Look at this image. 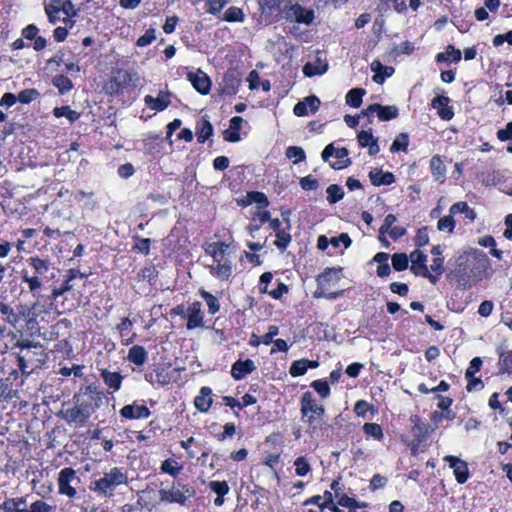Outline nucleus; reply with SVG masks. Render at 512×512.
<instances>
[{
  "instance_id": "nucleus-1",
  "label": "nucleus",
  "mask_w": 512,
  "mask_h": 512,
  "mask_svg": "<svg viewBox=\"0 0 512 512\" xmlns=\"http://www.w3.org/2000/svg\"><path fill=\"white\" fill-rule=\"evenodd\" d=\"M128 476L123 468L113 467L104 472L99 478H94L89 485L91 491L104 497H112L114 491L121 485H127Z\"/></svg>"
},
{
  "instance_id": "nucleus-2",
  "label": "nucleus",
  "mask_w": 512,
  "mask_h": 512,
  "mask_svg": "<svg viewBox=\"0 0 512 512\" xmlns=\"http://www.w3.org/2000/svg\"><path fill=\"white\" fill-rule=\"evenodd\" d=\"M300 405L302 417H306L308 425L313 429L321 426L322 417L325 414V408L323 405L316 403L312 392L306 391L303 393Z\"/></svg>"
},
{
  "instance_id": "nucleus-3",
  "label": "nucleus",
  "mask_w": 512,
  "mask_h": 512,
  "mask_svg": "<svg viewBox=\"0 0 512 512\" xmlns=\"http://www.w3.org/2000/svg\"><path fill=\"white\" fill-rule=\"evenodd\" d=\"M196 491L194 488L185 485L179 481L172 482L170 489H160V501L164 503H177L185 505L186 501L195 496Z\"/></svg>"
},
{
  "instance_id": "nucleus-4",
  "label": "nucleus",
  "mask_w": 512,
  "mask_h": 512,
  "mask_svg": "<svg viewBox=\"0 0 512 512\" xmlns=\"http://www.w3.org/2000/svg\"><path fill=\"white\" fill-rule=\"evenodd\" d=\"M57 483L59 494L72 499L77 496V488L81 484V479L73 468L65 467L59 472Z\"/></svg>"
},
{
  "instance_id": "nucleus-5",
  "label": "nucleus",
  "mask_w": 512,
  "mask_h": 512,
  "mask_svg": "<svg viewBox=\"0 0 512 512\" xmlns=\"http://www.w3.org/2000/svg\"><path fill=\"white\" fill-rule=\"evenodd\" d=\"M73 400L75 406L66 411L65 419L68 423H74L76 426L82 427L94 411L90 403L81 399L80 394H75Z\"/></svg>"
},
{
  "instance_id": "nucleus-6",
  "label": "nucleus",
  "mask_w": 512,
  "mask_h": 512,
  "mask_svg": "<svg viewBox=\"0 0 512 512\" xmlns=\"http://www.w3.org/2000/svg\"><path fill=\"white\" fill-rule=\"evenodd\" d=\"M282 12L284 13V18L287 21H295L297 23L310 25L314 20L313 10L306 9L299 4H293L290 6L284 5Z\"/></svg>"
},
{
  "instance_id": "nucleus-7",
  "label": "nucleus",
  "mask_w": 512,
  "mask_h": 512,
  "mask_svg": "<svg viewBox=\"0 0 512 512\" xmlns=\"http://www.w3.org/2000/svg\"><path fill=\"white\" fill-rule=\"evenodd\" d=\"M37 355L36 352L32 350H24L20 351L17 354V367L22 376L27 378L31 373L39 367L40 360L34 359Z\"/></svg>"
},
{
  "instance_id": "nucleus-8",
  "label": "nucleus",
  "mask_w": 512,
  "mask_h": 512,
  "mask_svg": "<svg viewBox=\"0 0 512 512\" xmlns=\"http://www.w3.org/2000/svg\"><path fill=\"white\" fill-rule=\"evenodd\" d=\"M449 466L453 469L455 478L459 484H464L469 478V470L467 463L456 456H446L444 458Z\"/></svg>"
},
{
  "instance_id": "nucleus-9",
  "label": "nucleus",
  "mask_w": 512,
  "mask_h": 512,
  "mask_svg": "<svg viewBox=\"0 0 512 512\" xmlns=\"http://www.w3.org/2000/svg\"><path fill=\"white\" fill-rule=\"evenodd\" d=\"M410 422L412 425L411 432L417 444L426 441L430 433L434 431V428H429L418 415H412Z\"/></svg>"
},
{
  "instance_id": "nucleus-10",
  "label": "nucleus",
  "mask_w": 512,
  "mask_h": 512,
  "mask_svg": "<svg viewBox=\"0 0 512 512\" xmlns=\"http://www.w3.org/2000/svg\"><path fill=\"white\" fill-rule=\"evenodd\" d=\"M201 303L195 301L187 308V329L192 330L203 326L204 313L201 310Z\"/></svg>"
},
{
  "instance_id": "nucleus-11",
  "label": "nucleus",
  "mask_w": 512,
  "mask_h": 512,
  "mask_svg": "<svg viewBox=\"0 0 512 512\" xmlns=\"http://www.w3.org/2000/svg\"><path fill=\"white\" fill-rule=\"evenodd\" d=\"M188 80L191 82L192 86L201 94L206 95L210 92L211 89V80L201 70H198L196 73H188Z\"/></svg>"
},
{
  "instance_id": "nucleus-12",
  "label": "nucleus",
  "mask_w": 512,
  "mask_h": 512,
  "mask_svg": "<svg viewBox=\"0 0 512 512\" xmlns=\"http://www.w3.org/2000/svg\"><path fill=\"white\" fill-rule=\"evenodd\" d=\"M450 99L447 96L438 95L432 100L431 106L437 110V114L443 120H451L454 116L452 107L449 106Z\"/></svg>"
},
{
  "instance_id": "nucleus-13",
  "label": "nucleus",
  "mask_w": 512,
  "mask_h": 512,
  "mask_svg": "<svg viewBox=\"0 0 512 512\" xmlns=\"http://www.w3.org/2000/svg\"><path fill=\"white\" fill-rule=\"evenodd\" d=\"M256 369L254 362L250 359L236 361L231 368V375L235 380H240Z\"/></svg>"
},
{
  "instance_id": "nucleus-14",
  "label": "nucleus",
  "mask_w": 512,
  "mask_h": 512,
  "mask_svg": "<svg viewBox=\"0 0 512 512\" xmlns=\"http://www.w3.org/2000/svg\"><path fill=\"white\" fill-rule=\"evenodd\" d=\"M169 93L160 91L156 98L151 95L144 97L145 104L152 110L163 111L170 105Z\"/></svg>"
},
{
  "instance_id": "nucleus-15",
  "label": "nucleus",
  "mask_w": 512,
  "mask_h": 512,
  "mask_svg": "<svg viewBox=\"0 0 512 512\" xmlns=\"http://www.w3.org/2000/svg\"><path fill=\"white\" fill-rule=\"evenodd\" d=\"M120 414L122 417L128 419H141L148 418L151 413L145 405H125L120 410Z\"/></svg>"
},
{
  "instance_id": "nucleus-16",
  "label": "nucleus",
  "mask_w": 512,
  "mask_h": 512,
  "mask_svg": "<svg viewBox=\"0 0 512 512\" xmlns=\"http://www.w3.org/2000/svg\"><path fill=\"white\" fill-rule=\"evenodd\" d=\"M328 70V63L326 60L317 57L314 62H308L303 66V74L307 77L322 75Z\"/></svg>"
},
{
  "instance_id": "nucleus-17",
  "label": "nucleus",
  "mask_w": 512,
  "mask_h": 512,
  "mask_svg": "<svg viewBox=\"0 0 512 512\" xmlns=\"http://www.w3.org/2000/svg\"><path fill=\"white\" fill-rule=\"evenodd\" d=\"M81 394L88 398V403L92 405L93 411L99 408L103 402V392L98 390L95 384H90L81 390Z\"/></svg>"
},
{
  "instance_id": "nucleus-18",
  "label": "nucleus",
  "mask_w": 512,
  "mask_h": 512,
  "mask_svg": "<svg viewBox=\"0 0 512 512\" xmlns=\"http://www.w3.org/2000/svg\"><path fill=\"white\" fill-rule=\"evenodd\" d=\"M242 122L243 119L240 116L232 117L230 120L229 128L223 132L224 140L233 143L240 141L241 138L239 131L241 129Z\"/></svg>"
},
{
  "instance_id": "nucleus-19",
  "label": "nucleus",
  "mask_w": 512,
  "mask_h": 512,
  "mask_svg": "<svg viewBox=\"0 0 512 512\" xmlns=\"http://www.w3.org/2000/svg\"><path fill=\"white\" fill-rule=\"evenodd\" d=\"M369 179L374 186L390 185L395 182V176L391 172H383L380 169H372L369 172Z\"/></svg>"
},
{
  "instance_id": "nucleus-20",
  "label": "nucleus",
  "mask_w": 512,
  "mask_h": 512,
  "mask_svg": "<svg viewBox=\"0 0 512 512\" xmlns=\"http://www.w3.org/2000/svg\"><path fill=\"white\" fill-rule=\"evenodd\" d=\"M211 388L204 386L200 389V394L195 397V407L201 412H207L212 405Z\"/></svg>"
},
{
  "instance_id": "nucleus-21",
  "label": "nucleus",
  "mask_w": 512,
  "mask_h": 512,
  "mask_svg": "<svg viewBox=\"0 0 512 512\" xmlns=\"http://www.w3.org/2000/svg\"><path fill=\"white\" fill-rule=\"evenodd\" d=\"M471 272L472 269L469 267L466 261L458 263L457 269L455 271V277L459 287H470Z\"/></svg>"
},
{
  "instance_id": "nucleus-22",
  "label": "nucleus",
  "mask_w": 512,
  "mask_h": 512,
  "mask_svg": "<svg viewBox=\"0 0 512 512\" xmlns=\"http://www.w3.org/2000/svg\"><path fill=\"white\" fill-rule=\"evenodd\" d=\"M212 134L213 126L208 119L202 118L200 121L197 122L196 135L197 141L199 143H204L207 139H209L212 136Z\"/></svg>"
},
{
  "instance_id": "nucleus-23",
  "label": "nucleus",
  "mask_w": 512,
  "mask_h": 512,
  "mask_svg": "<svg viewBox=\"0 0 512 512\" xmlns=\"http://www.w3.org/2000/svg\"><path fill=\"white\" fill-rule=\"evenodd\" d=\"M430 168L435 181H445L446 167L439 155H434L430 160Z\"/></svg>"
},
{
  "instance_id": "nucleus-24",
  "label": "nucleus",
  "mask_w": 512,
  "mask_h": 512,
  "mask_svg": "<svg viewBox=\"0 0 512 512\" xmlns=\"http://www.w3.org/2000/svg\"><path fill=\"white\" fill-rule=\"evenodd\" d=\"M208 268L210 273L220 280H227L232 274V266L228 261L217 262L216 265H209Z\"/></svg>"
},
{
  "instance_id": "nucleus-25",
  "label": "nucleus",
  "mask_w": 512,
  "mask_h": 512,
  "mask_svg": "<svg viewBox=\"0 0 512 512\" xmlns=\"http://www.w3.org/2000/svg\"><path fill=\"white\" fill-rule=\"evenodd\" d=\"M26 506V497L7 498L1 505L0 509L4 512H22Z\"/></svg>"
},
{
  "instance_id": "nucleus-26",
  "label": "nucleus",
  "mask_w": 512,
  "mask_h": 512,
  "mask_svg": "<svg viewBox=\"0 0 512 512\" xmlns=\"http://www.w3.org/2000/svg\"><path fill=\"white\" fill-rule=\"evenodd\" d=\"M127 359L135 365L141 366L147 360V352L144 347L134 345L129 349Z\"/></svg>"
},
{
  "instance_id": "nucleus-27",
  "label": "nucleus",
  "mask_w": 512,
  "mask_h": 512,
  "mask_svg": "<svg viewBox=\"0 0 512 512\" xmlns=\"http://www.w3.org/2000/svg\"><path fill=\"white\" fill-rule=\"evenodd\" d=\"M101 377L109 388H112L114 391L120 389L122 376L118 372H110L107 369H103L101 370Z\"/></svg>"
},
{
  "instance_id": "nucleus-28",
  "label": "nucleus",
  "mask_w": 512,
  "mask_h": 512,
  "mask_svg": "<svg viewBox=\"0 0 512 512\" xmlns=\"http://www.w3.org/2000/svg\"><path fill=\"white\" fill-rule=\"evenodd\" d=\"M449 213L451 215L458 213L464 214L465 218L469 219L470 221H474L476 219V212L464 201L454 203L449 208Z\"/></svg>"
},
{
  "instance_id": "nucleus-29",
  "label": "nucleus",
  "mask_w": 512,
  "mask_h": 512,
  "mask_svg": "<svg viewBox=\"0 0 512 512\" xmlns=\"http://www.w3.org/2000/svg\"><path fill=\"white\" fill-rule=\"evenodd\" d=\"M342 268H326L323 273L318 275L316 281L319 286H326L332 280L339 281Z\"/></svg>"
},
{
  "instance_id": "nucleus-30",
  "label": "nucleus",
  "mask_w": 512,
  "mask_h": 512,
  "mask_svg": "<svg viewBox=\"0 0 512 512\" xmlns=\"http://www.w3.org/2000/svg\"><path fill=\"white\" fill-rule=\"evenodd\" d=\"M499 354V369L500 373H512V350L505 352L503 347L497 349Z\"/></svg>"
},
{
  "instance_id": "nucleus-31",
  "label": "nucleus",
  "mask_w": 512,
  "mask_h": 512,
  "mask_svg": "<svg viewBox=\"0 0 512 512\" xmlns=\"http://www.w3.org/2000/svg\"><path fill=\"white\" fill-rule=\"evenodd\" d=\"M61 0H50L45 6V12L48 16L49 22L55 24L60 20V13L62 12Z\"/></svg>"
},
{
  "instance_id": "nucleus-32",
  "label": "nucleus",
  "mask_w": 512,
  "mask_h": 512,
  "mask_svg": "<svg viewBox=\"0 0 512 512\" xmlns=\"http://www.w3.org/2000/svg\"><path fill=\"white\" fill-rule=\"evenodd\" d=\"M410 270L416 276L427 278L431 284H436L438 282L439 278L429 271L426 262H423V264H412Z\"/></svg>"
},
{
  "instance_id": "nucleus-33",
  "label": "nucleus",
  "mask_w": 512,
  "mask_h": 512,
  "mask_svg": "<svg viewBox=\"0 0 512 512\" xmlns=\"http://www.w3.org/2000/svg\"><path fill=\"white\" fill-rule=\"evenodd\" d=\"M348 150L346 148H335L334 156L338 159L336 162L331 163V167L340 170L351 165V160L348 158Z\"/></svg>"
},
{
  "instance_id": "nucleus-34",
  "label": "nucleus",
  "mask_w": 512,
  "mask_h": 512,
  "mask_svg": "<svg viewBox=\"0 0 512 512\" xmlns=\"http://www.w3.org/2000/svg\"><path fill=\"white\" fill-rule=\"evenodd\" d=\"M52 84L58 89L60 94L71 91L74 87L72 81L64 75H56L52 79Z\"/></svg>"
},
{
  "instance_id": "nucleus-35",
  "label": "nucleus",
  "mask_w": 512,
  "mask_h": 512,
  "mask_svg": "<svg viewBox=\"0 0 512 512\" xmlns=\"http://www.w3.org/2000/svg\"><path fill=\"white\" fill-rule=\"evenodd\" d=\"M53 114L55 117H66L70 123H74L80 118V113L75 110H72L70 106H61L55 107L53 110Z\"/></svg>"
},
{
  "instance_id": "nucleus-36",
  "label": "nucleus",
  "mask_w": 512,
  "mask_h": 512,
  "mask_svg": "<svg viewBox=\"0 0 512 512\" xmlns=\"http://www.w3.org/2000/svg\"><path fill=\"white\" fill-rule=\"evenodd\" d=\"M399 111L396 106H382L379 104L377 109V116L381 121H390L398 117Z\"/></svg>"
},
{
  "instance_id": "nucleus-37",
  "label": "nucleus",
  "mask_w": 512,
  "mask_h": 512,
  "mask_svg": "<svg viewBox=\"0 0 512 512\" xmlns=\"http://www.w3.org/2000/svg\"><path fill=\"white\" fill-rule=\"evenodd\" d=\"M363 88H353L346 95V102L348 105L358 108L362 104V97L365 94Z\"/></svg>"
},
{
  "instance_id": "nucleus-38",
  "label": "nucleus",
  "mask_w": 512,
  "mask_h": 512,
  "mask_svg": "<svg viewBox=\"0 0 512 512\" xmlns=\"http://www.w3.org/2000/svg\"><path fill=\"white\" fill-rule=\"evenodd\" d=\"M22 280L28 284L30 293H32L33 296H37L38 291L42 287L41 278L37 276H30L26 271H23Z\"/></svg>"
},
{
  "instance_id": "nucleus-39",
  "label": "nucleus",
  "mask_w": 512,
  "mask_h": 512,
  "mask_svg": "<svg viewBox=\"0 0 512 512\" xmlns=\"http://www.w3.org/2000/svg\"><path fill=\"white\" fill-rule=\"evenodd\" d=\"M454 62H458L461 59V52L458 49H455L454 46L449 45L447 47L446 53H438L436 56L437 62H447L449 60Z\"/></svg>"
},
{
  "instance_id": "nucleus-40",
  "label": "nucleus",
  "mask_w": 512,
  "mask_h": 512,
  "mask_svg": "<svg viewBox=\"0 0 512 512\" xmlns=\"http://www.w3.org/2000/svg\"><path fill=\"white\" fill-rule=\"evenodd\" d=\"M28 262L34 268L33 276L41 278L49 270L48 263L39 257H30Z\"/></svg>"
},
{
  "instance_id": "nucleus-41",
  "label": "nucleus",
  "mask_w": 512,
  "mask_h": 512,
  "mask_svg": "<svg viewBox=\"0 0 512 512\" xmlns=\"http://www.w3.org/2000/svg\"><path fill=\"white\" fill-rule=\"evenodd\" d=\"M285 156L288 159H294V164L305 161L306 159L305 151L300 146H289L285 151Z\"/></svg>"
},
{
  "instance_id": "nucleus-42",
  "label": "nucleus",
  "mask_w": 512,
  "mask_h": 512,
  "mask_svg": "<svg viewBox=\"0 0 512 512\" xmlns=\"http://www.w3.org/2000/svg\"><path fill=\"white\" fill-rule=\"evenodd\" d=\"M327 201L330 204H335L344 197V191L341 186L337 184H331L328 186L327 190Z\"/></svg>"
},
{
  "instance_id": "nucleus-43",
  "label": "nucleus",
  "mask_w": 512,
  "mask_h": 512,
  "mask_svg": "<svg viewBox=\"0 0 512 512\" xmlns=\"http://www.w3.org/2000/svg\"><path fill=\"white\" fill-rule=\"evenodd\" d=\"M309 368L308 359H300L294 361L289 369V373L293 377H298L304 375Z\"/></svg>"
},
{
  "instance_id": "nucleus-44",
  "label": "nucleus",
  "mask_w": 512,
  "mask_h": 512,
  "mask_svg": "<svg viewBox=\"0 0 512 512\" xmlns=\"http://www.w3.org/2000/svg\"><path fill=\"white\" fill-rule=\"evenodd\" d=\"M295 473L297 476L303 477L311 471V465L308 459L304 456H300L294 461Z\"/></svg>"
},
{
  "instance_id": "nucleus-45",
  "label": "nucleus",
  "mask_w": 512,
  "mask_h": 512,
  "mask_svg": "<svg viewBox=\"0 0 512 512\" xmlns=\"http://www.w3.org/2000/svg\"><path fill=\"white\" fill-rule=\"evenodd\" d=\"M53 507L42 499H38L30 504L29 508L24 506L22 512H51Z\"/></svg>"
},
{
  "instance_id": "nucleus-46",
  "label": "nucleus",
  "mask_w": 512,
  "mask_h": 512,
  "mask_svg": "<svg viewBox=\"0 0 512 512\" xmlns=\"http://www.w3.org/2000/svg\"><path fill=\"white\" fill-rule=\"evenodd\" d=\"M409 258L405 253H395L392 255V266L396 271H403L408 268Z\"/></svg>"
},
{
  "instance_id": "nucleus-47",
  "label": "nucleus",
  "mask_w": 512,
  "mask_h": 512,
  "mask_svg": "<svg viewBox=\"0 0 512 512\" xmlns=\"http://www.w3.org/2000/svg\"><path fill=\"white\" fill-rule=\"evenodd\" d=\"M157 271L152 265L142 268L138 273V279L141 281L147 280L151 285L156 282Z\"/></svg>"
},
{
  "instance_id": "nucleus-48",
  "label": "nucleus",
  "mask_w": 512,
  "mask_h": 512,
  "mask_svg": "<svg viewBox=\"0 0 512 512\" xmlns=\"http://www.w3.org/2000/svg\"><path fill=\"white\" fill-rule=\"evenodd\" d=\"M243 19V11L235 6L229 7L224 13V20L228 22H242Z\"/></svg>"
},
{
  "instance_id": "nucleus-49",
  "label": "nucleus",
  "mask_w": 512,
  "mask_h": 512,
  "mask_svg": "<svg viewBox=\"0 0 512 512\" xmlns=\"http://www.w3.org/2000/svg\"><path fill=\"white\" fill-rule=\"evenodd\" d=\"M409 144V138L406 133H400L399 136L393 141L390 151L392 153L398 152L400 150L406 151Z\"/></svg>"
},
{
  "instance_id": "nucleus-50",
  "label": "nucleus",
  "mask_w": 512,
  "mask_h": 512,
  "mask_svg": "<svg viewBox=\"0 0 512 512\" xmlns=\"http://www.w3.org/2000/svg\"><path fill=\"white\" fill-rule=\"evenodd\" d=\"M363 431L367 436H371L374 439L381 440L383 438V431L377 423H365Z\"/></svg>"
},
{
  "instance_id": "nucleus-51",
  "label": "nucleus",
  "mask_w": 512,
  "mask_h": 512,
  "mask_svg": "<svg viewBox=\"0 0 512 512\" xmlns=\"http://www.w3.org/2000/svg\"><path fill=\"white\" fill-rule=\"evenodd\" d=\"M437 228L439 231H446L448 233H452L455 228V220L453 215L449 213V215L444 216L438 220Z\"/></svg>"
},
{
  "instance_id": "nucleus-52",
  "label": "nucleus",
  "mask_w": 512,
  "mask_h": 512,
  "mask_svg": "<svg viewBox=\"0 0 512 512\" xmlns=\"http://www.w3.org/2000/svg\"><path fill=\"white\" fill-rule=\"evenodd\" d=\"M201 294L204 300L206 301L209 313L212 315L216 314L220 309L218 299L214 295L206 291H202Z\"/></svg>"
},
{
  "instance_id": "nucleus-53",
  "label": "nucleus",
  "mask_w": 512,
  "mask_h": 512,
  "mask_svg": "<svg viewBox=\"0 0 512 512\" xmlns=\"http://www.w3.org/2000/svg\"><path fill=\"white\" fill-rule=\"evenodd\" d=\"M276 238L277 239L274 244L282 251L286 250L287 246L290 244L292 240L291 235L285 230H280L276 232Z\"/></svg>"
},
{
  "instance_id": "nucleus-54",
  "label": "nucleus",
  "mask_w": 512,
  "mask_h": 512,
  "mask_svg": "<svg viewBox=\"0 0 512 512\" xmlns=\"http://www.w3.org/2000/svg\"><path fill=\"white\" fill-rule=\"evenodd\" d=\"M93 196V192H85L82 190H78L73 194V197L76 201L82 202L87 207L94 206Z\"/></svg>"
},
{
  "instance_id": "nucleus-55",
  "label": "nucleus",
  "mask_w": 512,
  "mask_h": 512,
  "mask_svg": "<svg viewBox=\"0 0 512 512\" xmlns=\"http://www.w3.org/2000/svg\"><path fill=\"white\" fill-rule=\"evenodd\" d=\"M311 387L323 398L330 395V387L326 380H315L311 383Z\"/></svg>"
},
{
  "instance_id": "nucleus-56",
  "label": "nucleus",
  "mask_w": 512,
  "mask_h": 512,
  "mask_svg": "<svg viewBox=\"0 0 512 512\" xmlns=\"http://www.w3.org/2000/svg\"><path fill=\"white\" fill-rule=\"evenodd\" d=\"M39 96V92L36 89H24L20 91L17 96L18 101L23 104H29Z\"/></svg>"
},
{
  "instance_id": "nucleus-57",
  "label": "nucleus",
  "mask_w": 512,
  "mask_h": 512,
  "mask_svg": "<svg viewBox=\"0 0 512 512\" xmlns=\"http://www.w3.org/2000/svg\"><path fill=\"white\" fill-rule=\"evenodd\" d=\"M209 488L218 496H224L229 492V485L226 481H211Z\"/></svg>"
},
{
  "instance_id": "nucleus-58",
  "label": "nucleus",
  "mask_w": 512,
  "mask_h": 512,
  "mask_svg": "<svg viewBox=\"0 0 512 512\" xmlns=\"http://www.w3.org/2000/svg\"><path fill=\"white\" fill-rule=\"evenodd\" d=\"M250 202H254L258 205V208H265L269 205L268 198L262 192H251L248 194Z\"/></svg>"
},
{
  "instance_id": "nucleus-59",
  "label": "nucleus",
  "mask_w": 512,
  "mask_h": 512,
  "mask_svg": "<svg viewBox=\"0 0 512 512\" xmlns=\"http://www.w3.org/2000/svg\"><path fill=\"white\" fill-rule=\"evenodd\" d=\"M12 389L7 379H0V402H7L12 399Z\"/></svg>"
},
{
  "instance_id": "nucleus-60",
  "label": "nucleus",
  "mask_w": 512,
  "mask_h": 512,
  "mask_svg": "<svg viewBox=\"0 0 512 512\" xmlns=\"http://www.w3.org/2000/svg\"><path fill=\"white\" fill-rule=\"evenodd\" d=\"M175 463L174 460L167 459L165 460L161 465L162 472L168 473L172 477H177L180 473L182 467H175L173 464Z\"/></svg>"
},
{
  "instance_id": "nucleus-61",
  "label": "nucleus",
  "mask_w": 512,
  "mask_h": 512,
  "mask_svg": "<svg viewBox=\"0 0 512 512\" xmlns=\"http://www.w3.org/2000/svg\"><path fill=\"white\" fill-rule=\"evenodd\" d=\"M299 183L301 188L306 191L316 190L319 187L318 180L312 175L301 178Z\"/></svg>"
},
{
  "instance_id": "nucleus-62",
  "label": "nucleus",
  "mask_w": 512,
  "mask_h": 512,
  "mask_svg": "<svg viewBox=\"0 0 512 512\" xmlns=\"http://www.w3.org/2000/svg\"><path fill=\"white\" fill-rule=\"evenodd\" d=\"M376 140L370 130H362L358 133V142L361 147H368Z\"/></svg>"
},
{
  "instance_id": "nucleus-63",
  "label": "nucleus",
  "mask_w": 512,
  "mask_h": 512,
  "mask_svg": "<svg viewBox=\"0 0 512 512\" xmlns=\"http://www.w3.org/2000/svg\"><path fill=\"white\" fill-rule=\"evenodd\" d=\"M414 241H415V245L418 247L425 246L429 243V235H428L427 227H423L417 231Z\"/></svg>"
},
{
  "instance_id": "nucleus-64",
  "label": "nucleus",
  "mask_w": 512,
  "mask_h": 512,
  "mask_svg": "<svg viewBox=\"0 0 512 512\" xmlns=\"http://www.w3.org/2000/svg\"><path fill=\"white\" fill-rule=\"evenodd\" d=\"M497 138L500 141L512 140V121L507 123L505 128L497 131Z\"/></svg>"
}]
</instances>
